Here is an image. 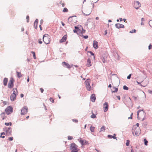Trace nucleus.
Returning <instances> with one entry per match:
<instances>
[{"mask_svg": "<svg viewBox=\"0 0 152 152\" xmlns=\"http://www.w3.org/2000/svg\"><path fill=\"white\" fill-rule=\"evenodd\" d=\"M50 36L48 34H45L43 35V40L46 44H48L50 42Z\"/></svg>", "mask_w": 152, "mask_h": 152, "instance_id": "1", "label": "nucleus"}, {"mask_svg": "<svg viewBox=\"0 0 152 152\" xmlns=\"http://www.w3.org/2000/svg\"><path fill=\"white\" fill-rule=\"evenodd\" d=\"M77 146L75 143H72L70 144V148L71 150V152H78Z\"/></svg>", "mask_w": 152, "mask_h": 152, "instance_id": "2", "label": "nucleus"}, {"mask_svg": "<svg viewBox=\"0 0 152 152\" xmlns=\"http://www.w3.org/2000/svg\"><path fill=\"white\" fill-rule=\"evenodd\" d=\"M132 132L134 136H138L140 133V129L137 127H136L135 129H132Z\"/></svg>", "mask_w": 152, "mask_h": 152, "instance_id": "3", "label": "nucleus"}, {"mask_svg": "<svg viewBox=\"0 0 152 152\" xmlns=\"http://www.w3.org/2000/svg\"><path fill=\"white\" fill-rule=\"evenodd\" d=\"M90 83L91 80L89 79H87L85 82L86 88L87 90L89 91L91 90V87L90 85Z\"/></svg>", "mask_w": 152, "mask_h": 152, "instance_id": "4", "label": "nucleus"}, {"mask_svg": "<svg viewBox=\"0 0 152 152\" xmlns=\"http://www.w3.org/2000/svg\"><path fill=\"white\" fill-rule=\"evenodd\" d=\"M28 111V108L26 106L23 107L21 109V115H24L27 113Z\"/></svg>", "mask_w": 152, "mask_h": 152, "instance_id": "5", "label": "nucleus"}, {"mask_svg": "<svg viewBox=\"0 0 152 152\" xmlns=\"http://www.w3.org/2000/svg\"><path fill=\"white\" fill-rule=\"evenodd\" d=\"M5 111L7 115L11 114L13 111V108L10 106H8L5 109Z\"/></svg>", "mask_w": 152, "mask_h": 152, "instance_id": "6", "label": "nucleus"}, {"mask_svg": "<svg viewBox=\"0 0 152 152\" xmlns=\"http://www.w3.org/2000/svg\"><path fill=\"white\" fill-rule=\"evenodd\" d=\"M14 80L12 78H11L10 79V80L8 85V88H12L14 86Z\"/></svg>", "mask_w": 152, "mask_h": 152, "instance_id": "7", "label": "nucleus"}, {"mask_svg": "<svg viewBox=\"0 0 152 152\" xmlns=\"http://www.w3.org/2000/svg\"><path fill=\"white\" fill-rule=\"evenodd\" d=\"M104 110V112H107L108 109V103L107 102H105L103 104Z\"/></svg>", "mask_w": 152, "mask_h": 152, "instance_id": "8", "label": "nucleus"}, {"mask_svg": "<svg viewBox=\"0 0 152 152\" xmlns=\"http://www.w3.org/2000/svg\"><path fill=\"white\" fill-rule=\"evenodd\" d=\"M78 140L82 145H85L88 143V142L85 140L78 139Z\"/></svg>", "mask_w": 152, "mask_h": 152, "instance_id": "9", "label": "nucleus"}, {"mask_svg": "<svg viewBox=\"0 0 152 152\" xmlns=\"http://www.w3.org/2000/svg\"><path fill=\"white\" fill-rule=\"evenodd\" d=\"M11 127H9L6 130V133L7 134L8 136L11 135L12 133V130H11Z\"/></svg>", "mask_w": 152, "mask_h": 152, "instance_id": "10", "label": "nucleus"}, {"mask_svg": "<svg viewBox=\"0 0 152 152\" xmlns=\"http://www.w3.org/2000/svg\"><path fill=\"white\" fill-rule=\"evenodd\" d=\"M115 26V27L118 28H124V25L120 23L116 24Z\"/></svg>", "mask_w": 152, "mask_h": 152, "instance_id": "11", "label": "nucleus"}, {"mask_svg": "<svg viewBox=\"0 0 152 152\" xmlns=\"http://www.w3.org/2000/svg\"><path fill=\"white\" fill-rule=\"evenodd\" d=\"M62 65L64 67L68 68H70L71 67V66L69 64L65 62H62Z\"/></svg>", "mask_w": 152, "mask_h": 152, "instance_id": "12", "label": "nucleus"}, {"mask_svg": "<svg viewBox=\"0 0 152 152\" xmlns=\"http://www.w3.org/2000/svg\"><path fill=\"white\" fill-rule=\"evenodd\" d=\"M67 38V35H65L60 41V42L62 43L65 42Z\"/></svg>", "mask_w": 152, "mask_h": 152, "instance_id": "13", "label": "nucleus"}, {"mask_svg": "<svg viewBox=\"0 0 152 152\" xmlns=\"http://www.w3.org/2000/svg\"><path fill=\"white\" fill-rule=\"evenodd\" d=\"M93 46L95 49H97L98 48V42L95 40L94 41Z\"/></svg>", "mask_w": 152, "mask_h": 152, "instance_id": "14", "label": "nucleus"}, {"mask_svg": "<svg viewBox=\"0 0 152 152\" xmlns=\"http://www.w3.org/2000/svg\"><path fill=\"white\" fill-rule=\"evenodd\" d=\"M16 98V95L12 94L10 96V99L13 102L14 101Z\"/></svg>", "mask_w": 152, "mask_h": 152, "instance_id": "15", "label": "nucleus"}, {"mask_svg": "<svg viewBox=\"0 0 152 152\" xmlns=\"http://www.w3.org/2000/svg\"><path fill=\"white\" fill-rule=\"evenodd\" d=\"M142 111V114L144 115V116L145 115V112L143 111V110H138L137 112V118L138 119H140V118H139V113L140 112Z\"/></svg>", "mask_w": 152, "mask_h": 152, "instance_id": "16", "label": "nucleus"}, {"mask_svg": "<svg viewBox=\"0 0 152 152\" xmlns=\"http://www.w3.org/2000/svg\"><path fill=\"white\" fill-rule=\"evenodd\" d=\"M91 101L93 102H94L96 99L95 95L94 94H92L91 96Z\"/></svg>", "mask_w": 152, "mask_h": 152, "instance_id": "17", "label": "nucleus"}, {"mask_svg": "<svg viewBox=\"0 0 152 152\" xmlns=\"http://www.w3.org/2000/svg\"><path fill=\"white\" fill-rule=\"evenodd\" d=\"M12 91H13V93L12 94H13L16 95V96L18 94V91H17L16 88H14Z\"/></svg>", "mask_w": 152, "mask_h": 152, "instance_id": "18", "label": "nucleus"}, {"mask_svg": "<svg viewBox=\"0 0 152 152\" xmlns=\"http://www.w3.org/2000/svg\"><path fill=\"white\" fill-rule=\"evenodd\" d=\"M134 6H141V4L138 1H135L134 2Z\"/></svg>", "mask_w": 152, "mask_h": 152, "instance_id": "19", "label": "nucleus"}, {"mask_svg": "<svg viewBox=\"0 0 152 152\" xmlns=\"http://www.w3.org/2000/svg\"><path fill=\"white\" fill-rule=\"evenodd\" d=\"M8 79L7 78L5 77L4 78L3 80V83L4 85L5 86H6L7 85V82L8 81Z\"/></svg>", "mask_w": 152, "mask_h": 152, "instance_id": "20", "label": "nucleus"}, {"mask_svg": "<svg viewBox=\"0 0 152 152\" xmlns=\"http://www.w3.org/2000/svg\"><path fill=\"white\" fill-rule=\"evenodd\" d=\"M38 19H36L35 20L34 23V26L35 28V29H37V25L38 23Z\"/></svg>", "mask_w": 152, "mask_h": 152, "instance_id": "21", "label": "nucleus"}, {"mask_svg": "<svg viewBox=\"0 0 152 152\" xmlns=\"http://www.w3.org/2000/svg\"><path fill=\"white\" fill-rule=\"evenodd\" d=\"M87 66L88 67H90L91 66V61L90 60L89 58H88L87 61Z\"/></svg>", "mask_w": 152, "mask_h": 152, "instance_id": "22", "label": "nucleus"}, {"mask_svg": "<svg viewBox=\"0 0 152 152\" xmlns=\"http://www.w3.org/2000/svg\"><path fill=\"white\" fill-rule=\"evenodd\" d=\"M78 26H80V27H81L82 28V31L80 30V33L81 34H83V33H84L85 32H86V30H84L83 29V28L82 27V26H81V25H78Z\"/></svg>", "mask_w": 152, "mask_h": 152, "instance_id": "23", "label": "nucleus"}, {"mask_svg": "<svg viewBox=\"0 0 152 152\" xmlns=\"http://www.w3.org/2000/svg\"><path fill=\"white\" fill-rule=\"evenodd\" d=\"M105 130V126H103L101 128L100 130L99 131L100 132H104Z\"/></svg>", "mask_w": 152, "mask_h": 152, "instance_id": "24", "label": "nucleus"}, {"mask_svg": "<svg viewBox=\"0 0 152 152\" xmlns=\"http://www.w3.org/2000/svg\"><path fill=\"white\" fill-rule=\"evenodd\" d=\"M102 60L103 63H105L107 61V58L105 57H102Z\"/></svg>", "mask_w": 152, "mask_h": 152, "instance_id": "25", "label": "nucleus"}, {"mask_svg": "<svg viewBox=\"0 0 152 152\" xmlns=\"http://www.w3.org/2000/svg\"><path fill=\"white\" fill-rule=\"evenodd\" d=\"M94 129L95 127H93L92 126L90 127V130L91 132H94Z\"/></svg>", "mask_w": 152, "mask_h": 152, "instance_id": "26", "label": "nucleus"}, {"mask_svg": "<svg viewBox=\"0 0 152 152\" xmlns=\"http://www.w3.org/2000/svg\"><path fill=\"white\" fill-rule=\"evenodd\" d=\"M16 73H17V76L18 78H20L22 76L20 72L17 71Z\"/></svg>", "mask_w": 152, "mask_h": 152, "instance_id": "27", "label": "nucleus"}, {"mask_svg": "<svg viewBox=\"0 0 152 152\" xmlns=\"http://www.w3.org/2000/svg\"><path fill=\"white\" fill-rule=\"evenodd\" d=\"M88 53H90L91 55L92 56H93V58L94 59H95V56H94V53L91 51H88Z\"/></svg>", "mask_w": 152, "mask_h": 152, "instance_id": "28", "label": "nucleus"}, {"mask_svg": "<svg viewBox=\"0 0 152 152\" xmlns=\"http://www.w3.org/2000/svg\"><path fill=\"white\" fill-rule=\"evenodd\" d=\"M113 88L115 89V90L113 91L112 92V93H115L118 91V89L117 88H116L115 87H113Z\"/></svg>", "mask_w": 152, "mask_h": 152, "instance_id": "29", "label": "nucleus"}, {"mask_svg": "<svg viewBox=\"0 0 152 152\" xmlns=\"http://www.w3.org/2000/svg\"><path fill=\"white\" fill-rule=\"evenodd\" d=\"M144 141L145 145H147L148 142L147 140L146 139H144Z\"/></svg>", "mask_w": 152, "mask_h": 152, "instance_id": "30", "label": "nucleus"}, {"mask_svg": "<svg viewBox=\"0 0 152 152\" xmlns=\"http://www.w3.org/2000/svg\"><path fill=\"white\" fill-rule=\"evenodd\" d=\"M4 124L6 126H8L9 125L11 126L12 125V123L11 122L9 123H5Z\"/></svg>", "mask_w": 152, "mask_h": 152, "instance_id": "31", "label": "nucleus"}, {"mask_svg": "<svg viewBox=\"0 0 152 152\" xmlns=\"http://www.w3.org/2000/svg\"><path fill=\"white\" fill-rule=\"evenodd\" d=\"M96 117V115L93 113L92 115L91 116V118H94Z\"/></svg>", "mask_w": 152, "mask_h": 152, "instance_id": "32", "label": "nucleus"}, {"mask_svg": "<svg viewBox=\"0 0 152 152\" xmlns=\"http://www.w3.org/2000/svg\"><path fill=\"white\" fill-rule=\"evenodd\" d=\"M123 89L125 90H128L129 89V88L126 86L125 85L123 86Z\"/></svg>", "mask_w": 152, "mask_h": 152, "instance_id": "33", "label": "nucleus"}, {"mask_svg": "<svg viewBox=\"0 0 152 152\" xmlns=\"http://www.w3.org/2000/svg\"><path fill=\"white\" fill-rule=\"evenodd\" d=\"M68 11V10L67 9L66 7L64 8L63 10V12H67Z\"/></svg>", "mask_w": 152, "mask_h": 152, "instance_id": "34", "label": "nucleus"}, {"mask_svg": "<svg viewBox=\"0 0 152 152\" xmlns=\"http://www.w3.org/2000/svg\"><path fill=\"white\" fill-rule=\"evenodd\" d=\"M130 141L129 140H126V145L127 146H128L129 144Z\"/></svg>", "mask_w": 152, "mask_h": 152, "instance_id": "35", "label": "nucleus"}, {"mask_svg": "<svg viewBox=\"0 0 152 152\" xmlns=\"http://www.w3.org/2000/svg\"><path fill=\"white\" fill-rule=\"evenodd\" d=\"M32 53L33 54V56L34 59H36V55L35 54V53L34 52L32 51Z\"/></svg>", "mask_w": 152, "mask_h": 152, "instance_id": "36", "label": "nucleus"}, {"mask_svg": "<svg viewBox=\"0 0 152 152\" xmlns=\"http://www.w3.org/2000/svg\"><path fill=\"white\" fill-rule=\"evenodd\" d=\"M75 29H76V30H77L78 31H80V30L79 29V27L77 26H75Z\"/></svg>", "mask_w": 152, "mask_h": 152, "instance_id": "37", "label": "nucleus"}, {"mask_svg": "<svg viewBox=\"0 0 152 152\" xmlns=\"http://www.w3.org/2000/svg\"><path fill=\"white\" fill-rule=\"evenodd\" d=\"M107 137L110 139H111L112 138H115V137H113L112 135L110 134L108 135Z\"/></svg>", "mask_w": 152, "mask_h": 152, "instance_id": "38", "label": "nucleus"}, {"mask_svg": "<svg viewBox=\"0 0 152 152\" xmlns=\"http://www.w3.org/2000/svg\"><path fill=\"white\" fill-rule=\"evenodd\" d=\"M149 24L150 26L152 28V20H151L149 21Z\"/></svg>", "mask_w": 152, "mask_h": 152, "instance_id": "39", "label": "nucleus"}, {"mask_svg": "<svg viewBox=\"0 0 152 152\" xmlns=\"http://www.w3.org/2000/svg\"><path fill=\"white\" fill-rule=\"evenodd\" d=\"M136 31L135 29H133L132 31H130L129 33H135L136 32Z\"/></svg>", "mask_w": 152, "mask_h": 152, "instance_id": "40", "label": "nucleus"}, {"mask_svg": "<svg viewBox=\"0 0 152 152\" xmlns=\"http://www.w3.org/2000/svg\"><path fill=\"white\" fill-rule=\"evenodd\" d=\"M74 17H76V16H70V17H69V18L68 19V20L69 21L72 20V18Z\"/></svg>", "mask_w": 152, "mask_h": 152, "instance_id": "41", "label": "nucleus"}, {"mask_svg": "<svg viewBox=\"0 0 152 152\" xmlns=\"http://www.w3.org/2000/svg\"><path fill=\"white\" fill-rule=\"evenodd\" d=\"M137 84H138V85H139L140 86H143V87H145L146 86L145 85H142V84H141V83L140 82H138V81H137Z\"/></svg>", "mask_w": 152, "mask_h": 152, "instance_id": "42", "label": "nucleus"}, {"mask_svg": "<svg viewBox=\"0 0 152 152\" xmlns=\"http://www.w3.org/2000/svg\"><path fill=\"white\" fill-rule=\"evenodd\" d=\"M68 140H70L72 139V137L71 136H68Z\"/></svg>", "mask_w": 152, "mask_h": 152, "instance_id": "43", "label": "nucleus"}, {"mask_svg": "<svg viewBox=\"0 0 152 152\" xmlns=\"http://www.w3.org/2000/svg\"><path fill=\"white\" fill-rule=\"evenodd\" d=\"M133 113H132L131 114V115L130 116V117H128V119H132V115H133Z\"/></svg>", "mask_w": 152, "mask_h": 152, "instance_id": "44", "label": "nucleus"}, {"mask_svg": "<svg viewBox=\"0 0 152 152\" xmlns=\"http://www.w3.org/2000/svg\"><path fill=\"white\" fill-rule=\"evenodd\" d=\"M72 121L73 122H75V123H77L78 122V120L77 119H73L72 120Z\"/></svg>", "mask_w": 152, "mask_h": 152, "instance_id": "45", "label": "nucleus"}, {"mask_svg": "<svg viewBox=\"0 0 152 152\" xmlns=\"http://www.w3.org/2000/svg\"><path fill=\"white\" fill-rule=\"evenodd\" d=\"M89 22V19H88L87 20V22L86 23V24H85V25L87 26V27L88 26V23Z\"/></svg>", "mask_w": 152, "mask_h": 152, "instance_id": "46", "label": "nucleus"}, {"mask_svg": "<svg viewBox=\"0 0 152 152\" xmlns=\"http://www.w3.org/2000/svg\"><path fill=\"white\" fill-rule=\"evenodd\" d=\"M26 19H27V22L28 23L29 21V16L28 15H27L26 17Z\"/></svg>", "mask_w": 152, "mask_h": 152, "instance_id": "47", "label": "nucleus"}, {"mask_svg": "<svg viewBox=\"0 0 152 152\" xmlns=\"http://www.w3.org/2000/svg\"><path fill=\"white\" fill-rule=\"evenodd\" d=\"M132 74H130L127 77V79H130L131 78V76Z\"/></svg>", "mask_w": 152, "mask_h": 152, "instance_id": "48", "label": "nucleus"}, {"mask_svg": "<svg viewBox=\"0 0 152 152\" xmlns=\"http://www.w3.org/2000/svg\"><path fill=\"white\" fill-rule=\"evenodd\" d=\"M152 48V45L151 44H150L149 46H148V49L149 50H151V49Z\"/></svg>", "mask_w": 152, "mask_h": 152, "instance_id": "49", "label": "nucleus"}, {"mask_svg": "<svg viewBox=\"0 0 152 152\" xmlns=\"http://www.w3.org/2000/svg\"><path fill=\"white\" fill-rule=\"evenodd\" d=\"M50 100L51 102L53 103L54 102V100H53V99L51 97H50Z\"/></svg>", "mask_w": 152, "mask_h": 152, "instance_id": "50", "label": "nucleus"}, {"mask_svg": "<svg viewBox=\"0 0 152 152\" xmlns=\"http://www.w3.org/2000/svg\"><path fill=\"white\" fill-rule=\"evenodd\" d=\"M82 13L83 14V15H85L88 16L91 13V12L89 13L88 14H86L85 13H84L83 11H82Z\"/></svg>", "mask_w": 152, "mask_h": 152, "instance_id": "51", "label": "nucleus"}, {"mask_svg": "<svg viewBox=\"0 0 152 152\" xmlns=\"http://www.w3.org/2000/svg\"><path fill=\"white\" fill-rule=\"evenodd\" d=\"M38 42L39 44H41L42 42L41 41V39H39L38 40Z\"/></svg>", "mask_w": 152, "mask_h": 152, "instance_id": "52", "label": "nucleus"}, {"mask_svg": "<svg viewBox=\"0 0 152 152\" xmlns=\"http://www.w3.org/2000/svg\"><path fill=\"white\" fill-rule=\"evenodd\" d=\"M83 38L85 39H87L88 38V35L83 36Z\"/></svg>", "mask_w": 152, "mask_h": 152, "instance_id": "53", "label": "nucleus"}, {"mask_svg": "<svg viewBox=\"0 0 152 152\" xmlns=\"http://www.w3.org/2000/svg\"><path fill=\"white\" fill-rule=\"evenodd\" d=\"M8 140L10 141H12L13 140V138L12 137H10L9 138Z\"/></svg>", "mask_w": 152, "mask_h": 152, "instance_id": "54", "label": "nucleus"}, {"mask_svg": "<svg viewBox=\"0 0 152 152\" xmlns=\"http://www.w3.org/2000/svg\"><path fill=\"white\" fill-rule=\"evenodd\" d=\"M115 136H116V134H113V137H115V138H113V139H116V140H117L116 139V137H115Z\"/></svg>", "mask_w": 152, "mask_h": 152, "instance_id": "55", "label": "nucleus"}, {"mask_svg": "<svg viewBox=\"0 0 152 152\" xmlns=\"http://www.w3.org/2000/svg\"><path fill=\"white\" fill-rule=\"evenodd\" d=\"M140 6H134V8L136 9L137 10H138L139 8L140 7Z\"/></svg>", "mask_w": 152, "mask_h": 152, "instance_id": "56", "label": "nucleus"}, {"mask_svg": "<svg viewBox=\"0 0 152 152\" xmlns=\"http://www.w3.org/2000/svg\"><path fill=\"white\" fill-rule=\"evenodd\" d=\"M40 90L41 92L42 93L44 91V89L42 88H40Z\"/></svg>", "mask_w": 152, "mask_h": 152, "instance_id": "57", "label": "nucleus"}, {"mask_svg": "<svg viewBox=\"0 0 152 152\" xmlns=\"http://www.w3.org/2000/svg\"><path fill=\"white\" fill-rule=\"evenodd\" d=\"M73 32H74V33H77V32L78 31H77V30H76V29H74V30H73Z\"/></svg>", "mask_w": 152, "mask_h": 152, "instance_id": "58", "label": "nucleus"}, {"mask_svg": "<svg viewBox=\"0 0 152 152\" xmlns=\"http://www.w3.org/2000/svg\"><path fill=\"white\" fill-rule=\"evenodd\" d=\"M0 134L1 135H5L6 134V133L4 132H3L1 133Z\"/></svg>", "mask_w": 152, "mask_h": 152, "instance_id": "59", "label": "nucleus"}, {"mask_svg": "<svg viewBox=\"0 0 152 152\" xmlns=\"http://www.w3.org/2000/svg\"><path fill=\"white\" fill-rule=\"evenodd\" d=\"M4 113H2L1 114V117H3V116H4Z\"/></svg>", "mask_w": 152, "mask_h": 152, "instance_id": "60", "label": "nucleus"}, {"mask_svg": "<svg viewBox=\"0 0 152 152\" xmlns=\"http://www.w3.org/2000/svg\"><path fill=\"white\" fill-rule=\"evenodd\" d=\"M20 96L21 98H23L24 96V95L23 94H21L20 95Z\"/></svg>", "mask_w": 152, "mask_h": 152, "instance_id": "61", "label": "nucleus"}, {"mask_svg": "<svg viewBox=\"0 0 152 152\" xmlns=\"http://www.w3.org/2000/svg\"><path fill=\"white\" fill-rule=\"evenodd\" d=\"M117 98L118 99V100H120V99H120V96H117Z\"/></svg>", "mask_w": 152, "mask_h": 152, "instance_id": "62", "label": "nucleus"}, {"mask_svg": "<svg viewBox=\"0 0 152 152\" xmlns=\"http://www.w3.org/2000/svg\"><path fill=\"white\" fill-rule=\"evenodd\" d=\"M148 92L150 94H151L152 93V91L151 90H148Z\"/></svg>", "mask_w": 152, "mask_h": 152, "instance_id": "63", "label": "nucleus"}, {"mask_svg": "<svg viewBox=\"0 0 152 152\" xmlns=\"http://www.w3.org/2000/svg\"><path fill=\"white\" fill-rule=\"evenodd\" d=\"M107 33V30L104 31V35H106Z\"/></svg>", "mask_w": 152, "mask_h": 152, "instance_id": "64", "label": "nucleus"}]
</instances>
